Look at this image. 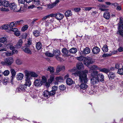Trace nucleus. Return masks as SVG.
<instances>
[{
	"mask_svg": "<svg viewBox=\"0 0 123 123\" xmlns=\"http://www.w3.org/2000/svg\"><path fill=\"white\" fill-rule=\"evenodd\" d=\"M61 52L60 50L57 49L55 50H54L53 51V54L54 56H59L60 55Z\"/></svg>",
	"mask_w": 123,
	"mask_h": 123,
	"instance_id": "a878e982",
	"label": "nucleus"
},
{
	"mask_svg": "<svg viewBox=\"0 0 123 123\" xmlns=\"http://www.w3.org/2000/svg\"><path fill=\"white\" fill-rule=\"evenodd\" d=\"M47 81L46 78L44 76H43L42 77V80L41 82L42 84L43 83H45Z\"/></svg>",
	"mask_w": 123,
	"mask_h": 123,
	"instance_id": "49530a36",
	"label": "nucleus"
},
{
	"mask_svg": "<svg viewBox=\"0 0 123 123\" xmlns=\"http://www.w3.org/2000/svg\"><path fill=\"white\" fill-rule=\"evenodd\" d=\"M7 39L6 37H4L0 38V42L1 43H7Z\"/></svg>",
	"mask_w": 123,
	"mask_h": 123,
	"instance_id": "c756f323",
	"label": "nucleus"
},
{
	"mask_svg": "<svg viewBox=\"0 0 123 123\" xmlns=\"http://www.w3.org/2000/svg\"><path fill=\"white\" fill-rule=\"evenodd\" d=\"M98 80L96 77H92L91 79V83L92 84L95 85L98 82Z\"/></svg>",
	"mask_w": 123,
	"mask_h": 123,
	"instance_id": "6e6552de",
	"label": "nucleus"
},
{
	"mask_svg": "<svg viewBox=\"0 0 123 123\" xmlns=\"http://www.w3.org/2000/svg\"><path fill=\"white\" fill-rule=\"evenodd\" d=\"M99 8V9L101 10L102 11H105L106 10V9L103 8H107L108 7L107 6L104 5H99L98 6Z\"/></svg>",
	"mask_w": 123,
	"mask_h": 123,
	"instance_id": "393cba45",
	"label": "nucleus"
},
{
	"mask_svg": "<svg viewBox=\"0 0 123 123\" xmlns=\"http://www.w3.org/2000/svg\"><path fill=\"white\" fill-rule=\"evenodd\" d=\"M56 80L58 82H61L63 80V77L61 76H59L56 77Z\"/></svg>",
	"mask_w": 123,
	"mask_h": 123,
	"instance_id": "603ef678",
	"label": "nucleus"
},
{
	"mask_svg": "<svg viewBox=\"0 0 123 123\" xmlns=\"http://www.w3.org/2000/svg\"><path fill=\"white\" fill-rule=\"evenodd\" d=\"M66 88V87L65 86L63 85H62L59 86V89L60 90H63Z\"/></svg>",
	"mask_w": 123,
	"mask_h": 123,
	"instance_id": "13d9d810",
	"label": "nucleus"
},
{
	"mask_svg": "<svg viewBox=\"0 0 123 123\" xmlns=\"http://www.w3.org/2000/svg\"><path fill=\"white\" fill-rule=\"evenodd\" d=\"M9 71L8 70H6L3 73V74L5 76L8 75L9 74Z\"/></svg>",
	"mask_w": 123,
	"mask_h": 123,
	"instance_id": "864d4df0",
	"label": "nucleus"
},
{
	"mask_svg": "<svg viewBox=\"0 0 123 123\" xmlns=\"http://www.w3.org/2000/svg\"><path fill=\"white\" fill-rule=\"evenodd\" d=\"M99 70L100 72L104 73L107 74H108V73L110 71V70H109V69L105 68H99Z\"/></svg>",
	"mask_w": 123,
	"mask_h": 123,
	"instance_id": "412c9836",
	"label": "nucleus"
},
{
	"mask_svg": "<svg viewBox=\"0 0 123 123\" xmlns=\"http://www.w3.org/2000/svg\"><path fill=\"white\" fill-rule=\"evenodd\" d=\"M98 81L99 80L100 81H104V76L102 74H98L97 77Z\"/></svg>",
	"mask_w": 123,
	"mask_h": 123,
	"instance_id": "f3484780",
	"label": "nucleus"
},
{
	"mask_svg": "<svg viewBox=\"0 0 123 123\" xmlns=\"http://www.w3.org/2000/svg\"><path fill=\"white\" fill-rule=\"evenodd\" d=\"M9 25L7 24H5L2 26V28L3 29H9Z\"/></svg>",
	"mask_w": 123,
	"mask_h": 123,
	"instance_id": "de8ad7c7",
	"label": "nucleus"
},
{
	"mask_svg": "<svg viewBox=\"0 0 123 123\" xmlns=\"http://www.w3.org/2000/svg\"><path fill=\"white\" fill-rule=\"evenodd\" d=\"M90 49L88 48H86L83 51V53L85 54H87L90 53Z\"/></svg>",
	"mask_w": 123,
	"mask_h": 123,
	"instance_id": "7c9ffc66",
	"label": "nucleus"
},
{
	"mask_svg": "<svg viewBox=\"0 0 123 123\" xmlns=\"http://www.w3.org/2000/svg\"><path fill=\"white\" fill-rule=\"evenodd\" d=\"M9 25V27H10L9 30L13 28V27H16V25L15 24V22L14 23L13 22H11Z\"/></svg>",
	"mask_w": 123,
	"mask_h": 123,
	"instance_id": "c03bdc74",
	"label": "nucleus"
},
{
	"mask_svg": "<svg viewBox=\"0 0 123 123\" xmlns=\"http://www.w3.org/2000/svg\"><path fill=\"white\" fill-rule=\"evenodd\" d=\"M33 34L35 37H37L40 35V32L38 30H35L33 32Z\"/></svg>",
	"mask_w": 123,
	"mask_h": 123,
	"instance_id": "ea45409f",
	"label": "nucleus"
},
{
	"mask_svg": "<svg viewBox=\"0 0 123 123\" xmlns=\"http://www.w3.org/2000/svg\"><path fill=\"white\" fill-rule=\"evenodd\" d=\"M10 71L12 75L11 77L12 78L14 77L16 74V72L15 70L13 69H12L10 70Z\"/></svg>",
	"mask_w": 123,
	"mask_h": 123,
	"instance_id": "e433bc0d",
	"label": "nucleus"
},
{
	"mask_svg": "<svg viewBox=\"0 0 123 123\" xmlns=\"http://www.w3.org/2000/svg\"><path fill=\"white\" fill-rule=\"evenodd\" d=\"M27 87L26 86L25 84H20L18 87L16 89V91L20 92L21 91H28V90L26 89Z\"/></svg>",
	"mask_w": 123,
	"mask_h": 123,
	"instance_id": "423d86ee",
	"label": "nucleus"
},
{
	"mask_svg": "<svg viewBox=\"0 0 123 123\" xmlns=\"http://www.w3.org/2000/svg\"><path fill=\"white\" fill-rule=\"evenodd\" d=\"M25 10V8L24 7H21L19 9H17L16 10L15 12H23Z\"/></svg>",
	"mask_w": 123,
	"mask_h": 123,
	"instance_id": "79ce46f5",
	"label": "nucleus"
},
{
	"mask_svg": "<svg viewBox=\"0 0 123 123\" xmlns=\"http://www.w3.org/2000/svg\"><path fill=\"white\" fill-rule=\"evenodd\" d=\"M45 55L48 57H52L54 56V55L48 52H46L45 53Z\"/></svg>",
	"mask_w": 123,
	"mask_h": 123,
	"instance_id": "37998d69",
	"label": "nucleus"
},
{
	"mask_svg": "<svg viewBox=\"0 0 123 123\" xmlns=\"http://www.w3.org/2000/svg\"><path fill=\"white\" fill-rule=\"evenodd\" d=\"M9 1L6 0H4L1 2V4L4 7H7L9 6Z\"/></svg>",
	"mask_w": 123,
	"mask_h": 123,
	"instance_id": "b1692460",
	"label": "nucleus"
},
{
	"mask_svg": "<svg viewBox=\"0 0 123 123\" xmlns=\"http://www.w3.org/2000/svg\"><path fill=\"white\" fill-rule=\"evenodd\" d=\"M42 45L41 43L40 42H37L36 44V47L38 50L42 48Z\"/></svg>",
	"mask_w": 123,
	"mask_h": 123,
	"instance_id": "c85d7f7f",
	"label": "nucleus"
},
{
	"mask_svg": "<svg viewBox=\"0 0 123 123\" xmlns=\"http://www.w3.org/2000/svg\"><path fill=\"white\" fill-rule=\"evenodd\" d=\"M31 40H28L27 42V43L25 44V46H29L30 47V45L31 44Z\"/></svg>",
	"mask_w": 123,
	"mask_h": 123,
	"instance_id": "680f3d73",
	"label": "nucleus"
},
{
	"mask_svg": "<svg viewBox=\"0 0 123 123\" xmlns=\"http://www.w3.org/2000/svg\"><path fill=\"white\" fill-rule=\"evenodd\" d=\"M50 96H54L56 92H54L52 90L49 92Z\"/></svg>",
	"mask_w": 123,
	"mask_h": 123,
	"instance_id": "5fc2aeb1",
	"label": "nucleus"
},
{
	"mask_svg": "<svg viewBox=\"0 0 123 123\" xmlns=\"http://www.w3.org/2000/svg\"><path fill=\"white\" fill-rule=\"evenodd\" d=\"M65 69V67L64 66H58L56 69V72L57 73H59L61 70L64 71Z\"/></svg>",
	"mask_w": 123,
	"mask_h": 123,
	"instance_id": "a211bd4d",
	"label": "nucleus"
},
{
	"mask_svg": "<svg viewBox=\"0 0 123 123\" xmlns=\"http://www.w3.org/2000/svg\"><path fill=\"white\" fill-rule=\"evenodd\" d=\"M98 74V71H93L91 73V75L92 77H97Z\"/></svg>",
	"mask_w": 123,
	"mask_h": 123,
	"instance_id": "c9c22d12",
	"label": "nucleus"
},
{
	"mask_svg": "<svg viewBox=\"0 0 123 123\" xmlns=\"http://www.w3.org/2000/svg\"><path fill=\"white\" fill-rule=\"evenodd\" d=\"M64 17L63 14L59 12L56 13L55 18L58 20H59L62 19Z\"/></svg>",
	"mask_w": 123,
	"mask_h": 123,
	"instance_id": "9b49d317",
	"label": "nucleus"
},
{
	"mask_svg": "<svg viewBox=\"0 0 123 123\" xmlns=\"http://www.w3.org/2000/svg\"><path fill=\"white\" fill-rule=\"evenodd\" d=\"M23 43L22 40L20 39L18 41V43L16 45V47L18 48H19L22 46Z\"/></svg>",
	"mask_w": 123,
	"mask_h": 123,
	"instance_id": "aec40b11",
	"label": "nucleus"
},
{
	"mask_svg": "<svg viewBox=\"0 0 123 123\" xmlns=\"http://www.w3.org/2000/svg\"><path fill=\"white\" fill-rule=\"evenodd\" d=\"M112 55L111 54H104L103 56L102 57H107L110 56L111 55Z\"/></svg>",
	"mask_w": 123,
	"mask_h": 123,
	"instance_id": "69168bd1",
	"label": "nucleus"
},
{
	"mask_svg": "<svg viewBox=\"0 0 123 123\" xmlns=\"http://www.w3.org/2000/svg\"><path fill=\"white\" fill-rule=\"evenodd\" d=\"M33 3L36 5V6H38L40 4V0H33Z\"/></svg>",
	"mask_w": 123,
	"mask_h": 123,
	"instance_id": "f704fd0d",
	"label": "nucleus"
},
{
	"mask_svg": "<svg viewBox=\"0 0 123 123\" xmlns=\"http://www.w3.org/2000/svg\"><path fill=\"white\" fill-rule=\"evenodd\" d=\"M104 17L107 19H109L110 17V14L108 12H105L104 13Z\"/></svg>",
	"mask_w": 123,
	"mask_h": 123,
	"instance_id": "5701e85b",
	"label": "nucleus"
},
{
	"mask_svg": "<svg viewBox=\"0 0 123 123\" xmlns=\"http://www.w3.org/2000/svg\"><path fill=\"white\" fill-rule=\"evenodd\" d=\"M9 6L10 9L12 11H15L17 9V8L16 5L14 3H11Z\"/></svg>",
	"mask_w": 123,
	"mask_h": 123,
	"instance_id": "2eb2a0df",
	"label": "nucleus"
},
{
	"mask_svg": "<svg viewBox=\"0 0 123 123\" xmlns=\"http://www.w3.org/2000/svg\"><path fill=\"white\" fill-rule=\"evenodd\" d=\"M54 78L53 76L50 77V78L48 80V81L49 83H51L54 80Z\"/></svg>",
	"mask_w": 123,
	"mask_h": 123,
	"instance_id": "4d7b16f0",
	"label": "nucleus"
},
{
	"mask_svg": "<svg viewBox=\"0 0 123 123\" xmlns=\"http://www.w3.org/2000/svg\"><path fill=\"white\" fill-rule=\"evenodd\" d=\"M85 57L83 56H81L77 57V59L80 61H83L85 59Z\"/></svg>",
	"mask_w": 123,
	"mask_h": 123,
	"instance_id": "8fccbe9b",
	"label": "nucleus"
},
{
	"mask_svg": "<svg viewBox=\"0 0 123 123\" xmlns=\"http://www.w3.org/2000/svg\"><path fill=\"white\" fill-rule=\"evenodd\" d=\"M77 49L75 48H72L70 49L69 52L72 54H75L77 51Z\"/></svg>",
	"mask_w": 123,
	"mask_h": 123,
	"instance_id": "2f4dec72",
	"label": "nucleus"
},
{
	"mask_svg": "<svg viewBox=\"0 0 123 123\" xmlns=\"http://www.w3.org/2000/svg\"><path fill=\"white\" fill-rule=\"evenodd\" d=\"M55 6L53 3L48 5L47 6V8L48 9H50L53 8L54 6Z\"/></svg>",
	"mask_w": 123,
	"mask_h": 123,
	"instance_id": "6e6d98bb",
	"label": "nucleus"
},
{
	"mask_svg": "<svg viewBox=\"0 0 123 123\" xmlns=\"http://www.w3.org/2000/svg\"><path fill=\"white\" fill-rule=\"evenodd\" d=\"M30 47L29 46H25L23 47L22 49L25 53L31 54V52L30 49Z\"/></svg>",
	"mask_w": 123,
	"mask_h": 123,
	"instance_id": "1a4fd4ad",
	"label": "nucleus"
},
{
	"mask_svg": "<svg viewBox=\"0 0 123 123\" xmlns=\"http://www.w3.org/2000/svg\"><path fill=\"white\" fill-rule=\"evenodd\" d=\"M66 82L67 84L69 85H71L73 83L72 80L70 78H68L66 80Z\"/></svg>",
	"mask_w": 123,
	"mask_h": 123,
	"instance_id": "4be33fe9",
	"label": "nucleus"
},
{
	"mask_svg": "<svg viewBox=\"0 0 123 123\" xmlns=\"http://www.w3.org/2000/svg\"><path fill=\"white\" fill-rule=\"evenodd\" d=\"M25 84L27 86V87L29 88V87L31 85V82L30 80L31 79L30 77L25 75Z\"/></svg>",
	"mask_w": 123,
	"mask_h": 123,
	"instance_id": "0eeeda50",
	"label": "nucleus"
},
{
	"mask_svg": "<svg viewBox=\"0 0 123 123\" xmlns=\"http://www.w3.org/2000/svg\"><path fill=\"white\" fill-rule=\"evenodd\" d=\"M72 15V13L71 11H66L65 13V15L66 17L71 16Z\"/></svg>",
	"mask_w": 123,
	"mask_h": 123,
	"instance_id": "72a5a7b5",
	"label": "nucleus"
},
{
	"mask_svg": "<svg viewBox=\"0 0 123 123\" xmlns=\"http://www.w3.org/2000/svg\"><path fill=\"white\" fill-rule=\"evenodd\" d=\"M93 62L91 58L88 57H85L83 61L84 64L87 66L93 63Z\"/></svg>",
	"mask_w": 123,
	"mask_h": 123,
	"instance_id": "39448f33",
	"label": "nucleus"
},
{
	"mask_svg": "<svg viewBox=\"0 0 123 123\" xmlns=\"http://www.w3.org/2000/svg\"><path fill=\"white\" fill-rule=\"evenodd\" d=\"M24 23V21L23 20L17 21L15 22V24L16 25V26L18 25H22Z\"/></svg>",
	"mask_w": 123,
	"mask_h": 123,
	"instance_id": "58836bf2",
	"label": "nucleus"
},
{
	"mask_svg": "<svg viewBox=\"0 0 123 123\" xmlns=\"http://www.w3.org/2000/svg\"><path fill=\"white\" fill-rule=\"evenodd\" d=\"M88 73V71L86 70L82 71H79L74 73L75 76H79V80L81 82L87 83L88 80L87 78L86 74Z\"/></svg>",
	"mask_w": 123,
	"mask_h": 123,
	"instance_id": "f257e3e1",
	"label": "nucleus"
},
{
	"mask_svg": "<svg viewBox=\"0 0 123 123\" xmlns=\"http://www.w3.org/2000/svg\"><path fill=\"white\" fill-rule=\"evenodd\" d=\"M28 27V26L27 25H25L22 27L21 29L22 31L23 32L25 31L27 29Z\"/></svg>",
	"mask_w": 123,
	"mask_h": 123,
	"instance_id": "09e8293b",
	"label": "nucleus"
},
{
	"mask_svg": "<svg viewBox=\"0 0 123 123\" xmlns=\"http://www.w3.org/2000/svg\"><path fill=\"white\" fill-rule=\"evenodd\" d=\"M17 78L18 80H21L24 77L23 74L21 73H19L17 76Z\"/></svg>",
	"mask_w": 123,
	"mask_h": 123,
	"instance_id": "cd10ccee",
	"label": "nucleus"
},
{
	"mask_svg": "<svg viewBox=\"0 0 123 123\" xmlns=\"http://www.w3.org/2000/svg\"><path fill=\"white\" fill-rule=\"evenodd\" d=\"M118 50L119 52L123 51V48L121 47H120L118 49Z\"/></svg>",
	"mask_w": 123,
	"mask_h": 123,
	"instance_id": "774afa93",
	"label": "nucleus"
},
{
	"mask_svg": "<svg viewBox=\"0 0 123 123\" xmlns=\"http://www.w3.org/2000/svg\"><path fill=\"white\" fill-rule=\"evenodd\" d=\"M34 83V85L37 87H40L42 85L41 80L39 79H36Z\"/></svg>",
	"mask_w": 123,
	"mask_h": 123,
	"instance_id": "9d476101",
	"label": "nucleus"
},
{
	"mask_svg": "<svg viewBox=\"0 0 123 123\" xmlns=\"http://www.w3.org/2000/svg\"><path fill=\"white\" fill-rule=\"evenodd\" d=\"M94 8L93 7H86L84 9L86 11H89L91 10L92 8Z\"/></svg>",
	"mask_w": 123,
	"mask_h": 123,
	"instance_id": "bf43d9fd",
	"label": "nucleus"
},
{
	"mask_svg": "<svg viewBox=\"0 0 123 123\" xmlns=\"http://www.w3.org/2000/svg\"><path fill=\"white\" fill-rule=\"evenodd\" d=\"M43 95L44 97L47 98L50 97L49 92L47 90H45L44 91Z\"/></svg>",
	"mask_w": 123,
	"mask_h": 123,
	"instance_id": "bb28decb",
	"label": "nucleus"
},
{
	"mask_svg": "<svg viewBox=\"0 0 123 123\" xmlns=\"http://www.w3.org/2000/svg\"><path fill=\"white\" fill-rule=\"evenodd\" d=\"M13 59L12 57H9L5 59L4 61L1 62V63L3 65H10L13 63Z\"/></svg>",
	"mask_w": 123,
	"mask_h": 123,
	"instance_id": "f03ea898",
	"label": "nucleus"
},
{
	"mask_svg": "<svg viewBox=\"0 0 123 123\" xmlns=\"http://www.w3.org/2000/svg\"><path fill=\"white\" fill-rule=\"evenodd\" d=\"M47 70L48 71H49L50 73H53L54 72L55 69L54 67L49 66L48 67Z\"/></svg>",
	"mask_w": 123,
	"mask_h": 123,
	"instance_id": "473e14b6",
	"label": "nucleus"
},
{
	"mask_svg": "<svg viewBox=\"0 0 123 123\" xmlns=\"http://www.w3.org/2000/svg\"><path fill=\"white\" fill-rule=\"evenodd\" d=\"M120 21L118 24V31L119 34L123 37V20L121 18H120Z\"/></svg>",
	"mask_w": 123,
	"mask_h": 123,
	"instance_id": "7ed1b4c3",
	"label": "nucleus"
},
{
	"mask_svg": "<svg viewBox=\"0 0 123 123\" xmlns=\"http://www.w3.org/2000/svg\"><path fill=\"white\" fill-rule=\"evenodd\" d=\"M57 89V87L56 86H54L52 88V90L54 92H55Z\"/></svg>",
	"mask_w": 123,
	"mask_h": 123,
	"instance_id": "0e129e2a",
	"label": "nucleus"
},
{
	"mask_svg": "<svg viewBox=\"0 0 123 123\" xmlns=\"http://www.w3.org/2000/svg\"><path fill=\"white\" fill-rule=\"evenodd\" d=\"M91 68L92 70H97L98 69V67L96 65H92L91 66Z\"/></svg>",
	"mask_w": 123,
	"mask_h": 123,
	"instance_id": "3c124183",
	"label": "nucleus"
},
{
	"mask_svg": "<svg viewBox=\"0 0 123 123\" xmlns=\"http://www.w3.org/2000/svg\"><path fill=\"white\" fill-rule=\"evenodd\" d=\"M14 33L15 35L17 36H19L20 34L19 31H18H18H17L16 32H15Z\"/></svg>",
	"mask_w": 123,
	"mask_h": 123,
	"instance_id": "338daca9",
	"label": "nucleus"
},
{
	"mask_svg": "<svg viewBox=\"0 0 123 123\" xmlns=\"http://www.w3.org/2000/svg\"><path fill=\"white\" fill-rule=\"evenodd\" d=\"M45 26L46 27V29L48 30L49 31H51L53 28L52 25L51 24L49 23V21L48 22L47 21L46 22Z\"/></svg>",
	"mask_w": 123,
	"mask_h": 123,
	"instance_id": "ddd939ff",
	"label": "nucleus"
},
{
	"mask_svg": "<svg viewBox=\"0 0 123 123\" xmlns=\"http://www.w3.org/2000/svg\"><path fill=\"white\" fill-rule=\"evenodd\" d=\"M62 52L65 55H67L68 53V51L66 49L64 48L62 49Z\"/></svg>",
	"mask_w": 123,
	"mask_h": 123,
	"instance_id": "a18cd8bd",
	"label": "nucleus"
},
{
	"mask_svg": "<svg viewBox=\"0 0 123 123\" xmlns=\"http://www.w3.org/2000/svg\"><path fill=\"white\" fill-rule=\"evenodd\" d=\"M25 75L28 76L31 79V77H36L38 76L37 74L35 72L31 71H29L27 70H25L24 71Z\"/></svg>",
	"mask_w": 123,
	"mask_h": 123,
	"instance_id": "20e7f679",
	"label": "nucleus"
},
{
	"mask_svg": "<svg viewBox=\"0 0 123 123\" xmlns=\"http://www.w3.org/2000/svg\"><path fill=\"white\" fill-rule=\"evenodd\" d=\"M22 63V61L19 59H18L16 60V63L18 65H20Z\"/></svg>",
	"mask_w": 123,
	"mask_h": 123,
	"instance_id": "e2e57ef3",
	"label": "nucleus"
},
{
	"mask_svg": "<svg viewBox=\"0 0 123 123\" xmlns=\"http://www.w3.org/2000/svg\"><path fill=\"white\" fill-rule=\"evenodd\" d=\"M1 10L2 11H8L9 9L7 8V7H3L1 8Z\"/></svg>",
	"mask_w": 123,
	"mask_h": 123,
	"instance_id": "052dcab7",
	"label": "nucleus"
},
{
	"mask_svg": "<svg viewBox=\"0 0 123 123\" xmlns=\"http://www.w3.org/2000/svg\"><path fill=\"white\" fill-rule=\"evenodd\" d=\"M77 68L79 70H82L84 69V66L83 64L81 62L78 63L76 65Z\"/></svg>",
	"mask_w": 123,
	"mask_h": 123,
	"instance_id": "6ab92c4d",
	"label": "nucleus"
},
{
	"mask_svg": "<svg viewBox=\"0 0 123 123\" xmlns=\"http://www.w3.org/2000/svg\"><path fill=\"white\" fill-rule=\"evenodd\" d=\"M102 50L104 53L107 52L108 50V46L107 45H105L102 48Z\"/></svg>",
	"mask_w": 123,
	"mask_h": 123,
	"instance_id": "4c0bfd02",
	"label": "nucleus"
},
{
	"mask_svg": "<svg viewBox=\"0 0 123 123\" xmlns=\"http://www.w3.org/2000/svg\"><path fill=\"white\" fill-rule=\"evenodd\" d=\"M107 75L109 79L111 80L114 79L116 76L114 73L112 72H109Z\"/></svg>",
	"mask_w": 123,
	"mask_h": 123,
	"instance_id": "dca6fc26",
	"label": "nucleus"
},
{
	"mask_svg": "<svg viewBox=\"0 0 123 123\" xmlns=\"http://www.w3.org/2000/svg\"><path fill=\"white\" fill-rule=\"evenodd\" d=\"M117 73L120 75H123V66L122 67V68L118 69Z\"/></svg>",
	"mask_w": 123,
	"mask_h": 123,
	"instance_id": "a19ab883",
	"label": "nucleus"
},
{
	"mask_svg": "<svg viewBox=\"0 0 123 123\" xmlns=\"http://www.w3.org/2000/svg\"><path fill=\"white\" fill-rule=\"evenodd\" d=\"M87 83H82L80 86V88L86 91L88 87L87 85L86 84Z\"/></svg>",
	"mask_w": 123,
	"mask_h": 123,
	"instance_id": "4468645a",
	"label": "nucleus"
},
{
	"mask_svg": "<svg viewBox=\"0 0 123 123\" xmlns=\"http://www.w3.org/2000/svg\"><path fill=\"white\" fill-rule=\"evenodd\" d=\"M92 51L93 54H97L100 51V49L98 47L95 46L92 49Z\"/></svg>",
	"mask_w": 123,
	"mask_h": 123,
	"instance_id": "f8f14e48",
	"label": "nucleus"
}]
</instances>
